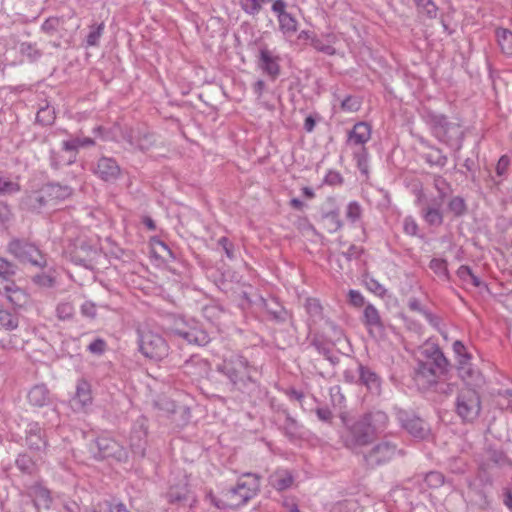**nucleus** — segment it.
<instances>
[{
    "label": "nucleus",
    "instance_id": "obj_1",
    "mask_svg": "<svg viewBox=\"0 0 512 512\" xmlns=\"http://www.w3.org/2000/svg\"><path fill=\"white\" fill-rule=\"evenodd\" d=\"M388 416L382 411L369 413L356 421L343 437L344 444L352 451H358L360 448L372 442L376 433L386 427Z\"/></svg>",
    "mask_w": 512,
    "mask_h": 512
},
{
    "label": "nucleus",
    "instance_id": "obj_2",
    "mask_svg": "<svg viewBox=\"0 0 512 512\" xmlns=\"http://www.w3.org/2000/svg\"><path fill=\"white\" fill-rule=\"evenodd\" d=\"M260 489V479L253 473L243 474L237 485L227 491V501L217 498L212 492L207 493L206 501L218 509L236 508L246 504L257 495Z\"/></svg>",
    "mask_w": 512,
    "mask_h": 512
},
{
    "label": "nucleus",
    "instance_id": "obj_3",
    "mask_svg": "<svg viewBox=\"0 0 512 512\" xmlns=\"http://www.w3.org/2000/svg\"><path fill=\"white\" fill-rule=\"evenodd\" d=\"M254 368L248 360L241 355L233 354L226 357L218 366V371L223 373L235 386H245L252 381L251 373Z\"/></svg>",
    "mask_w": 512,
    "mask_h": 512
},
{
    "label": "nucleus",
    "instance_id": "obj_4",
    "mask_svg": "<svg viewBox=\"0 0 512 512\" xmlns=\"http://www.w3.org/2000/svg\"><path fill=\"white\" fill-rule=\"evenodd\" d=\"M72 193L70 187L51 183L46 185L40 193H33L27 197L26 204L32 210H39L48 204L68 198Z\"/></svg>",
    "mask_w": 512,
    "mask_h": 512
},
{
    "label": "nucleus",
    "instance_id": "obj_5",
    "mask_svg": "<svg viewBox=\"0 0 512 512\" xmlns=\"http://www.w3.org/2000/svg\"><path fill=\"white\" fill-rule=\"evenodd\" d=\"M172 332L188 344L204 346L210 341L208 333L200 327L195 319H186L184 317L176 319Z\"/></svg>",
    "mask_w": 512,
    "mask_h": 512
},
{
    "label": "nucleus",
    "instance_id": "obj_6",
    "mask_svg": "<svg viewBox=\"0 0 512 512\" xmlns=\"http://www.w3.org/2000/svg\"><path fill=\"white\" fill-rule=\"evenodd\" d=\"M425 120L431 127L433 135L447 145H452L453 140L460 134V127L448 122L447 117L443 114L428 111Z\"/></svg>",
    "mask_w": 512,
    "mask_h": 512
},
{
    "label": "nucleus",
    "instance_id": "obj_7",
    "mask_svg": "<svg viewBox=\"0 0 512 512\" xmlns=\"http://www.w3.org/2000/svg\"><path fill=\"white\" fill-rule=\"evenodd\" d=\"M455 410L463 421H474L481 411V401L477 390L461 389L456 397Z\"/></svg>",
    "mask_w": 512,
    "mask_h": 512
},
{
    "label": "nucleus",
    "instance_id": "obj_8",
    "mask_svg": "<svg viewBox=\"0 0 512 512\" xmlns=\"http://www.w3.org/2000/svg\"><path fill=\"white\" fill-rule=\"evenodd\" d=\"M139 350L146 358L160 361L168 355L169 346L160 334L143 331L139 335Z\"/></svg>",
    "mask_w": 512,
    "mask_h": 512
},
{
    "label": "nucleus",
    "instance_id": "obj_9",
    "mask_svg": "<svg viewBox=\"0 0 512 512\" xmlns=\"http://www.w3.org/2000/svg\"><path fill=\"white\" fill-rule=\"evenodd\" d=\"M447 360L443 353L436 351L433 359L426 362H420L416 370V379L423 380L424 384L433 385L437 383L438 375L442 374L447 367Z\"/></svg>",
    "mask_w": 512,
    "mask_h": 512
},
{
    "label": "nucleus",
    "instance_id": "obj_10",
    "mask_svg": "<svg viewBox=\"0 0 512 512\" xmlns=\"http://www.w3.org/2000/svg\"><path fill=\"white\" fill-rule=\"evenodd\" d=\"M396 418L401 427L413 438L424 440L430 435L429 426L419 417L405 410H398Z\"/></svg>",
    "mask_w": 512,
    "mask_h": 512
},
{
    "label": "nucleus",
    "instance_id": "obj_11",
    "mask_svg": "<svg viewBox=\"0 0 512 512\" xmlns=\"http://www.w3.org/2000/svg\"><path fill=\"white\" fill-rule=\"evenodd\" d=\"M9 252L23 262H29L36 266L43 264L39 249L24 240L14 239L8 245Z\"/></svg>",
    "mask_w": 512,
    "mask_h": 512
},
{
    "label": "nucleus",
    "instance_id": "obj_12",
    "mask_svg": "<svg viewBox=\"0 0 512 512\" xmlns=\"http://www.w3.org/2000/svg\"><path fill=\"white\" fill-rule=\"evenodd\" d=\"M26 444L30 450L45 451L48 446V440L45 431L38 422H29L25 429Z\"/></svg>",
    "mask_w": 512,
    "mask_h": 512
},
{
    "label": "nucleus",
    "instance_id": "obj_13",
    "mask_svg": "<svg viewBox=\"0 0 512 512\" xmlns=\"http://www.w3.org/2000/svg\"><path fill=\"white\" fill-rule=\"evenodd\" d=\"M458 374L465 387L463 389H477L484 383L482 374L469 361H459Z\"/></svg>",
    "mask_w": 512,
    "mask_h": 512
},
{
    "label": "nucleus",
    "instance_id": "obj_14",
    "mask_svg": "<svg viewBox=\"0 0 512 512\" xmlns=\"http://www.w3.org/2000/svg\"><path fill=\"white\" fill-rule=\"evenodd\" d=\"M396 454V446L382 442L375 445L369 453L364 455L368 465H380L391 460Z\"/></svg>",
    "mask_w": 512,
    "mask_h": 512
},
{
    "label": "nucleus",
    "instance_id": "obj_15",
    "mask_svg": "<svg viewBox=\"0 0 512 512\" xmlns=\"http://www.w3.org/2000/svg\"><path fill=\"white\" fill-rule=\"evenodd\" d=\"M372 127L367 122H358L348 132L347 145L350 147L365 148V144L371 139Z\"/></svg>",
    "mask_w": 512,
    "mask_h": 512
},
{
    "label": "nucleus",
    "instance_id": "obj_16",
    "mask_svg": "<svg viewBox=\"0 0 512 512\" xmlns=\"http://www.w3.org/2000/svg\"><path fill=\"white\" fill-rule=\"evenodd\" d=\"M92 389L85 379H79L76 384L75 395L72 398L73 407L77 410H86L92 405Z\"/></svg>",
    "mask_w": 512,
    "mask_h": 512
},
{
    "label": "nucleus",
    "instance_id": "obj_17",
    "mask_svg": "<svg viewBox=\"0 0 512 512\" xmlns=\"http://www.w3.org/2000/svg\"><path fill=\"white\" fill-rule=\"evenodd\" d=\"M259 66L262 71L273 80L280 74L279 57L274 56L272 52L266 48H262L259 52Z\"/></svg>",
    "mask_w": 512,
    "mask_h": 512
},
{
    "label": "nucleus",
    "instance_id": "obj_18",
    "mask_svg": "<svg viewBox=\"0 0 512 512\" xmlns=\"http://www.w3.org/2000/svg\"><path fill=\"white\" fill-rule=\"evenodd\" d=\"M338 42V36L333 32L322 33L313 38L312 47L325 55L332 56L336 54L335 44Z\"/></svg>",
    "mask_w": 512,
    "mask_h": 512
},
{
    "label": "nucleus",
    "instance_id": "obj_19",
    "mask_svg": "<svg viewBox=\"0 0 512 512\" xmlns=\"http://www.w3.org/2000/svg\"><path fill=\"white\" fill-rule=\"evenodd\" d=\"M363 323L371 335L383 332L384 326L379 311L372 304H367L363 310Z\"/></svg>",
    "mask_w": 512,
    "mask_h": 512
},
{
    "label": "nucleus",
    "instance_id": "obj_20",
    "mask_svg": "<svg viewBox=\"0 0 512 512\" xmlns=\"http://www.w3.org/2000/svg\"><path fill=\"white\" fill-rule=\"evenodd\" d=\"M95 173L104 181H113L120 174V168L115 160L102 157L98 160Z\"/></svg>",
    "mask_w": 512,
    "mask_h": 512
},
{
    "label": "nucleus",
    "instance_id": "obj_21",
    "mask_svg": "<svg viewBox=\"0 0 512 512\" xmlns=\"http://www.w3.org/2000/svg\"><path fill=\"white\" fill-rule=\"evenodd\" d=\"M96 445L102 457H117L122 456V447L109 435H101L96 439Z\"/></svg>",
    "mask_w": 512,
    "mask_h": 512
},
{
    "label": "nucleus",
    "instance_id": "obj_22",
    "mask_svg": "<svg viewBox=\"0 0 512 512\" xmlns=\"http://www.w3.org/2000/svg\"><path fill=\"white\" fill-rule=\"evenodd\" d=\"M360 381L372 393L379 394L381 390L380 377L370 368L359 365L358 367Z\"/></svg>",
    "mask_w": 512,
    "mask_h": 512
},
{
    "label": "nucleus",
    "instance_id": "obj_23",
    "mask_svg": "<svg viewBox=\"0 0 512 512\" xmlns=\"http://www.w3.org/2000/svg\"><path fill=\"white\" fill-rule=\"evenodd\" d=\"M27 399L31 405L43 407L50 402V393L46 385L37 384L29 390Z\"/></svg>",
    "mask_w": 512,
    "mask_h": 512
},
{
    "label": "nucleus",
    "instance_id": "obj_24",
    "mask_svg": "<svg viewBox=\"0 0 512 512\" xmlns=\"http://www.w3.org/2000/svg\"><path fill=\"white\" fill-rule=\"evenodd\" d=\"M442 201L434 200L431 206L422 209V217L431 226H440L443 223L441 212Z\"/></svg>",
    "mask_w": 512,
    "mask_h": 512
},
{
    "label": "nucleus",
    "instance_id": "obj_25",
    "mask_svg": "<svg viewBox=\"0 0 512 512\" xmlns=\"http://www.w3.org/2000/svg\"><path fill=\"white\" fill-rule=\"evenodd\" d=\"M5 297L13 307H22L28 301V295L14 284L4 286Z\"/></svg>",
    "mask_w": 512,
    "mask_h": 512
},
{
    "label": "nucleus",
    "instance_id": "obj_26",
    "mask_svg": "<svg viewBox=\"0 0 512 512\" xmlns=\"http://www.w3.org/2000/svg\"><path fill=\"white\" fill-rule=\"evenodd\" d=\"M294 478L287 470H277L270 475L269 482L278 491H283L291 487Z\"/></svg>",
    "mask_w": 512,
    "mask_h": 512
},
{
    "label": "nucleus",
    "instance_id": "obj_27",
    "mask_svg": "<svg viewBox=\"0 0 512 512\" xmlns=\"http://www.w3.org/2000/svg\"><path fill=\"white\" fill-rule=\"evenodd\" d=\"M31 496L33 497V502L37 509H48L52 503L49 490L42 485H34L31 488Z\"/></svg>",
    "mask_w": 512,
    "mask_h": 512
},
{
    "label": "nucleus",
    "instance_id": "obj_28",
    "mask_svg": "<svg viewBox=\"0 0 512 512\" xmlns=\"http://www.w3.org/2000/svg\"><path fill=\"white\" fill-rule=\"evenodd\" d=\"M496 39L501 51L507 56H512V32L505 28H498Z\"/></svg>",
    "mask_w": 512,
    "mask_h": 512
},
{
    "label": "nucleus",
    "instance_id": "obj_29",
    "mask_svg": "<svg viewBox=\"0 0 512 512\" xmlns=\"http://www.w3.org/2000/svg\"><path fill=\"white\" fill-rule=\"evenodd\" d=\"M188 493V484L185 480L178 486H171L167 493V498L170 503H177L186 500L188 498Z\"/></svg>",
    "mask_w": 512,
    "mask_h": 512
},
{
    "label": "nucleus",
    "instance_id": "obj_30",
    "mask_svg": "<svg viewBox=\"0 0 512 512\" xmlns=\"http://www.w3.org/2000/svg\"><path fill=\"white\" fill-rule=\"evenodd\" d=\"M278 21L280 30L283 34L291 36L297 31V21L291 14L287 13L279 15Z\"/></svg>",
    "mask_w": 512,
    "mask_h": 512
},
{
    "label": "nucleus",
    "instance_id": "obj_31",
    "mask_svg": "<svg viewBox=\"0 0 512 512\" xmlns=\"http://www.w3.org/2000/svg\"><path fill=\"white\" fill-rule=\"evenodd\" d=\"M20 191V184L18 181L11 179L8 176L0 174V194L12 195Z\"/></svg>",
    "mask_w": 512,
    "mask_h": 512
},
{
    "label": "nucleus",
    "instance_id": "obj_32",
    "mask_svg": "<svg viewBox=\"0 0 512 512\" xmlns=\"http://www.w3.org/2000/svg\"><path fill=\"white\" fill-rule=\"evenodd\" d=\"M94 145V140L89 137L84 138H73L65 140L62 143V147L65 151L76 152L81 147Z\"/></svg>",
    "mask_w": 512,
    "mask_h": 512
},
{
    "label": "nucleus",
    "instance_id": "obj_33",
    "mask_svg": "<svg viewBox=\"0 0 512 512\" xmlns=\"http://www.w3.org/2000/svg\"><path fill=\"white\" fill-rule=\"evenodd\" d=\"M363 215V208L357 201H351L346 207V218L352 224H357L361 221Z\"/></svg>",
    "mask_w": 512,
    "mask_h": 512
},
{
    "label": "nucleus",
    "instance_id": "obj_34",
    "mask_svg": "<svg viewBox=\"0 0 512 512\" xmlns=\"http://www.w3.org/2000/svg\"><path fill=\"white\" fill-rule=\"evenodd\" d=\"M429 268L440 278L449 280L448 264L445 259L433 258L429 263Z\"/></svg>",
    "mask_w": 512,
    "mask_h": 512
},
{
    "label": "nucleus",
    "instance_id": "obj_35",
    "mask_svg": "<svg viewBox=\"0 0 512 512\" xmlns=\"http://www.w3.org/2000/svg\"><path fill=\"white\" fill-rule=\"evenodd\" d=\"M19 321L16 313L0 309V325L6 330H14L18 327Z\"/></svg>",
    "mask_w": 512,
    "mask_h": 512
},
{
    "label": "nucleus",
    "instance_id": "obj_36",
    "mask_svg": "<svg viewBox=\"0 0 512 512\" xmlns=\"http://www.w3.org/2000/svg\"><path fill=\"white\" fill-rule=\"evenodd\" d=\"M423 158L430 165L444 167L447 164V156L438 148L433 147L431 152L426 153Z\"/></svg>",
    "mask_w": 512,
    "mask_h": 512
},
{
    "label": "nucleus",
    "instance_id": "obj_37",
    "mask_svg": "<svg viewBox=\"0 0 512 512\" xmlns=\"http://www.w3.org/2000/svg\"><path fill=\"white\" fill-rule=\"evenodd\" d=\"M456 274L463 282H469L475 287H479L481 285L480 279L473 274L469 266L461 265Z\"/></svg>",
    "mask_w": 512,
    "mask_h": 512
},
{
    "label": "nucleus",
    "instance_id": "obj_38",
    "mask_svg": "<svg viewBox=\"0 0 512 512\" xmlns=\"http://www.w3.org/2000/svg\"><path fill=\"white\" fill-rule=\"evenodd\" d=\"M135 433L137 435L131 437L130 446L134 452L143 454L147 432L143 426H141L139 430L135 431Z\"/></svg>",
    "mask_w": 512,
    "mask_h": 512
},
{
    "label": "nucleus",
    "instance_id": "obj_39",
    "mask_svg": "<svg viewBox=\"0 0 512 512\" xmlns=\"http://www.w3.org/2000/svg\"><path fill=\"white\" fill-rule=\"evenodd\" d=\"M324 221L330 233H333L342 227V221L338 211H330L324 215Z\"/></svg>",
    "mask_w": 512,
    "mask_h": 512
},
{
    "label": "nucleus",
    "instance_id": "obj_40",
    "mask_svg": "<svg viewBox=\"0 0 512 512\" xmlns=\"http://www.w3.org/2000/svg\"><path fill=\"white\" fill-rule=\"evenodd\" d=\"M16 466L17 468L23 472V473H26V474H31L34 470V462L33 460L31 459V457L27 454H19L16 461Z\"/></svg>",
    "mask_w": 512,
    "mask_h": 512
},
{
    "label": "nucleus",
    "instance_id": "obj_41",
    "mask_svg": "<svg viewBox=\"0 0 512 512\" xmlns=\"http://www.w3.org/2000/svg\"><path fill=\"white\" fill-rule=\"evenodd\" d=\"M434 188L437 190L439 194V198L437 200L442 202L444 198L450 193L451 190L449 183L442 176H435Z\"/></svg>",
    "mask_w": 512,
    "mask_h": 512
},
{
    "label": "nucleus",
    "instance_id": "obj_42",
    "mask_svg": "<svg viewBox=\"0 0 512 512\" xmlns=\"http://www.w3.org/2000/svg\"><path fill=\"white\" fill-rule=\"evenodd\" d=\"M36 119L43 125H49L54 121V110L48 105L42 107L38 110Z\"/></svg>",
    "mask_w": 512,
    "mask_h": 512
},
{
    "label": "nucleus",
    "instance_id": "obj_43",
    "mask_svg": "<svg viewBox=\"0 0 512 512\" xmlns=\"http://www.w3.org/2000/svg\"><path fill=\"white\" fill-rule=\"evenodd\" d=\"M56 314L60 320H68L74 315V307L70 302H61L57 305Z\"/></svg>",
    "mask_w": 512,
    "mask_h": 512
},
{
    "label": "nucleus",
    "instance_id": "obj_44",
    "mask_svg": "<svg viewBox=\"0 0 512 512\" xmlns=\"http://www.w3.org/2000/svg\"><path fill=\"white\" fill-rule=\"evenodd\" d=\"M448 208L455 216H461L466 211V204L463 198L454 197L449 201Z\"/></svg>",
    "mask_w": 512,
    "mask_h": 512
},
{
    "label": "nucleus",
    "instance_id": "obj_45",
    "mask_svg": "<svg viewBox=\"0 0 512 512\" xmlns=\"http://www.w3.org/2000/svg\"><path fill=\"white\" fill-rule=\"evenodd\" d=\"M361 107V100L355 96H347L341 102V109L345 112H356Z\"/></svg>",
    "mask_w": 512,
    "mask_h": 512
},
{
    "label": "nucleus",
    "instance_id": "obj_46",
    "mask_svg": "<svg viewBox=\"0 0 512 512\" xmlns=\"http://www.w3.org/2000/svg\"><path fill=\"white\" fill-rule=\"evenodd\" d=\"M425 483L431 488H438L444 484V476L438 471H431L426 474Z\"/></svg>",
    "mask_w": 512,
    "mask_h": 512
},
{
    "label": "nucleus",
    "instance_id": "obj_47",
    "mask_svg": "<svg viewBox=\"0 0 512 512\" xmlns=\"http://www.w3.org/2000/svg\"><path fill=\"white\" fill-rule=\"evenodd\" d=\"M418 8L421 13L427 15L429 18H433L437 14V7L431 0H418Z\"/></svg>",
    "mask_w": 512,
    "mask_h": 512
},
{
    "label": "nucleus",
    "instance_id": "obj_48",
    "mask_svg": "<svg viewBox=\"0 0 512 512\" xmlns=\"http://www.w3.org/2000/svg\"><path fill=\"white\" fill-rule=\"evenodd\" d=\"M305 308L308 314L312 317H318L321 315L322 307L318 299L307 298Z\"/></svg>",
    "mask_w": 512,
    "mask_h": 512
},
{
    "label": "nucleus",
    "instance_id": "obj_49",
    "mask_svg": "<svg viewBox=\"0 0 512 512\" xmlns=\"http://www.w3.org/2000/svg\"><path fill=\"white\" fill-rule=\"evenodd\" d=\"M354 158L357 162V167L362 173L368 172L367 152L366 149H360V151L354 152Z\"/></svg>",
    "mask_w": 512,
    "mask_h": 512
},
{
    "label": "nucleus",
    "instance_id": "obj_50",
    "mask_svg": "<svg viewBox=\"0 0 512 512\" xmlns=\"http://www.w3.org/2000/svg\"><path fill=\"white\" fill-rule=\"evenodd\" d=\"M403 230L407 235L416 236L418 233V224L412 216H407L403 220Z\"/></svg>",
    "mask_w": 512,
    "mask_h": 512
},
{
    "label": "nucleus",
    "instance_id": "obj_51",
    "mask_svg": "<svg viewBox=\"0 0 512 512\" xmlns=\"http://www.w3.org/2000/svg\"><path fill=\"white\" fill-rule=\"evenodd\" d=\"M241 8L248 14H255L258 13L261 4L258 2V0H240Z\"/></svg>",
    "mask_w": 512,
    "mask_h": 512
},
{
    "label": "nucleus",
    "instance_id": "obj_52",
    "mask_svg": "<svg viewBox=\"0 0 512 512\" xmlns=\"http://www.w3.org/2000/svg\"><path fill=\"white\" fill-rule=\"evenodd\" d=\"M102 31H103V24H101L95 28H92L86 38L87 45L95 46L101 37Z\"/></svg>",
    "mask_w": 512,
    "mask_h": 512
},
{
    "label": "nucleus",
    "instance_id": "obj_53",
    "mask_svg": "<svg viewBox=\"0 0 512 512\" xmlns=\"http://www.w3.org/2000/svg\"><path fill=\"white\" fill-rule=\"evenodd\" d=\"M367 288L374 294L383 297L387 290L386 288L375 279H370L366 282Z\"/></svg>",
    "mask_w": 512,
    "mask_h": 512
},
{
    "label": "nucleus",
    "instance_id": "obj_54",
    "mask_svg": "<svg viewBox=\"0 0 512 512\" xmlns=\"http://www.w3.org/2000/svg\"><path fill=\"white\" fill-rule=\"evenodd\" d=\"M34 282L42 287H51L53 286L55 280L54 278L46 273L37 274L33 278Z\"/></svg>",
    "mask_w": 512,
    "mask_h": 512
},
{
    "label": "nucleus",
    "instance_id": "obj_55",
    "mask_svg": "<svg viewBox=\"0 0 512 512\" xmlns=\"http://www.w3.org/2000/svg\"><path fill=\"white\" fill-rule=\"evenodd\" d=\"M105 349H106V342L101 338L95 339L88 345V350L92 354L101 355L102 353H104Z\"/></svg>",
    "mask_w": 512,
    "mask_h": 512
},
{
    "label": "nucleus",
    "instance_id": "obj_56",
    "mask_svg": "<svg viewBox=\"0 0 512 512\" xmlns=\"http://www.w3.org/2000/svg\"><path fill=\"white\" fill-rule=\"evenodd\" d=\"M14 274L13 265L6 259L0 257V278L7 279Z\"/></svg>",
    "mask_w": 512,
    "mask_h": 512
},
{
    "label": "nucleus",
    "instance_id": "obj_57",
    "mask_svg": "<svg viewBox=\"0 0 512 512\" xmlns=\"http://www.w3.org/2000/svg\"><path fill=\"white\" fill-rule=\"evenodd\" d=\"M350 303L355 307H361L365 303L364 296L357 290L351 289L348 293Z\"/></svg>",
    "mask_w": 512,
    "mask_h": 512
},
{
    "label": "nucleus",
    "instance_id": "obj_58",
    "mask_svg": "<svg viewBox=\"0 0 512 512\" xmlns=\"http://www.w3.org/2000/svg\"><path fill=\"white\" fill-rule=\"evenodd\" d=\"M424 318L427 322L437 331H441V319L437 315L433 314L429 310L424 311Z\"/></svg>",
    "mask_w": 512,
    "mask_h": 512
},
{
    "label": "nucleus",
    "instance_id": "obj_59",
    "mask_svg": "<svg viewBox=\"0 0 512 512\" xmlns=\"http://www.w3.org/2000/svg\"><path fill=\"white\" fill-rule=\"evenodd\" d=\"M509 165H510V160H509L508 156H506V155L501 156L496 165L497 175L503 176L507 172Z\"/></svg>",
    "mask_w": 512,
    "mask_h": 512
},
{
    "label": "nucleus",
    "instance_id": "obj_60",
    "mask_svg": "<svg viewBox=\"0 0 512 512\" xmlns=\"http://www.w3.org/2000/svg\"><path fill=\"white\" fill-rule=\"evenodd\" d=\"M218 244L223 248L228 258H233V244L227 237H221Z\"/></svg>",
    "mask_w": 512,
    "mask_h": 512
},
{
    "label": "nucleus",
    "instance_id": "obj_61",
    "mask_svg": "<svg viewBox=\"0 0 512 512\" xmlns=\"http://www.w3.org/2000/svg\"><path fill=\"white\" fill-rule=\"evenodd\" d=\"M453 350L455 354H457L460 357L459 361H468L469 357L467 356L466 348L461 341H455L453 343Z\"/></svg>",
    "mask_w": 512,
    "mask_h": 512
},
{
    "label": "nucleus",
    "instance_id": "obj_62",
    "mask_svg": "<svg viewBox=\"0 0 512 512\" xmlns=\"http://www.w3.org/2000/svg\"><path fill=\"white\" fill-rule=\"evenodd\" d=\"M81 312L83 315L93 318L96 316V307L92 302L87 301L81 306Z\"/></svg>",
    "mask_w": 512,
    "mask_h": 512
},
{
    "label": "nucleus",
    "instance_id": "obj_63",
    "mask_svg": "<svg viewBox=\"0 0 512 512\" xmlns=\"http://www.w3.org/2000/svg\"><path fill=\"white\" fill-rule=\"evenodd\" d=\"M11 216L10 208L7 204L0 202V223L4 224L9 221Z\"/></svg>",
    "mask_w": 512,
    "mask_h": 512
},
{
    "label": "nucleus",
    "instance_id": "obj_64",
    "mask_svg": "<svg viewBox=\"0 0 512 512\" xmlns=\"http://www.w3.org/2000/svg\"><path fill=\"white\" fill-rule=\"evenodd\" d=\"M286 3L283 0H275L272 5V10L277 14V17L279 18V15L287 14L285 11Z\"/></svg>",
    "mask_w": 512,
    "mask_h": 512
}]
</instances>
